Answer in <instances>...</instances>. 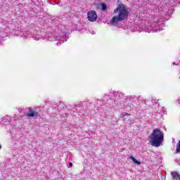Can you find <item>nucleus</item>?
Wrapping results in <instances>:
<instances>
[{"label": "nucleus", "mask_w": 180, "mask_h": 180, "mask_svg": "<svg viewBox=\"0 0 180 180\" xmlns=\"http://www.w3.org/2000/svg\"><path fill=\"white\" fill-rule=\"evenodd\" d=\"M71 167H72V162H70V163H69V168H71Z\"/></svg>", "instance_id": "412c9836"}, {"label": "nucleus", "mask_w": 180, "mask_h": 180, "mask_svg": "<svg viewBox=\"0 0 180 180\" xmlns=\"http://www.w3.org/2000/svg\"><path fill=\"white\" fill-rule=\"evenodd\" d=\"M171 175L172 176V180H180V175L176 172H172Z\"/></svg>", "instance_id": "ddd939ff"}, {"label": "nucleus", "mask_w": 180, "mask_h": 180, "mask_svg": "<svg viewBox=\"0 0 180 180\" xmlns=\"http://www.w3.org/2000/svg\"><path fill=\"white\" fill-rule=\"evenodd\" d=\"M151 102H152V103H155V105H157V100L152 98Z\"/></svg>", "instance_id": "6ab92c4d"}, {"label": "nucleus", "mask_w": 180, "mask_h": 180, "mask_svg": "<svg viewBox=\"0 0 180 180\" xmlns=\"http://www.w3.org/2000/svg\"><path fill=\"white\" fill-rule=\"evenodd\" d=\"M108 6L105 3L101 4V11H106Z\"/></svg>", "instance_id": "f3484780"}, {"label": "nucleus", "mask_w": 180, "mask_h": 180, "mask_svg": "<svg viewBox=\"0 0 180 180\" xmlns=\"http://www.w3.org/2000/svg\"><path fill=\"white\" fill-rule=\"evenodd\" d=\"M150 143L153 147H160L164 141V133L160 129H153L149 136Z\"/></svg>", "instance_id": "7ed1b4c3"}, {"label": "nucleus", "mask_w": 180, "mask_h": 180, "mask_svg": "<svg viewBox=\"0 0 180 180\" xmlns=\"http://www.w3.org/2000/svg\"><path fill=\"white\" fill-rule=\"evenodd\" d=\"M130 116V114L127 112H122L120 115V117H121V119H124V122L125 123H127L128 124H133V120Z\"/></svg>", "instance_id": "0eeeda50"}, {"label": "nucleus", "mask_w": 180, "mask_h": 180, "mask_svg": "<svg viewBox=\"0 0 180 180\" xmlns=\"http://www.w3.org/2000/svg\"><path fill=\"white\" fill-rule=\"evenodd\" d=\"M130 116V114L127 112H122L120 115V117H121V119H124V122L125 123H127L128 124H133V120Z\"/></svg>", "instance_id": "6e6552de"}, {"label": "nucleus", "mask_w": 180, "mask_h": 180, "mask_svg": "<svg viewBox=\"0 0 180 180\" xmlns=\"http://www.w3.org/2000/svg\"><path fill=\"white\" fill-rule=\"evenodd\" d=\"M136 101H137V97L134 96H127L126 101L123 103L124 108H125V109H133Z\"/></svg>", "instance_id": "423d86ee"}, {"label": "nucleus", "mask_w": 180, "mask_h": 180, "mask_svg": "<svg viewBox=\"0 0 180 180\" xmlns=\"http://www.w3.org/2000/svg\"><path fill=\"white\" fill-rule=\"evenodd\" d=\"M18 36L20 37H22L23 39H27L32 37L34 40H36V41H39V40H53V38L56 39V45L57 46H61L64 41H67L68 37V29H67L65 27L61 26L60 29L56 31L55 34L53 33H46L43 31H39L36 30L33 32H30L29 31L27 32H23L20 31L18 32Z\"/></svg>", "instance_id": "f257e3e1"}, {"label": "nucleus", "mask_w": 180, "mask_h": 180, "mask_svg": "<svg viewBox=\"0 0 180 180\" xmlns=\"http://www.w3.org/2000/svg\"><path fill=\"white\" fill-rule=\"evenodd\" d=\"M176 153H180V140L176 144Z\"/></svg>", "instance_id": "dca6fc26"}, {"label": "nucleus", "mask_w": 180, "mask_h": 180, "mask_svg": "<svg viewBox=\"0 0 180 180\" xmlns=\"http://www.w3.org/2000/svg\"><path fill=\"white\" fill-rule=\"evenodd\" d=\"M118 13V17L120 18L121 20H125L129 18V10L126 8V6L123 4H119L117 7L114 10V13Z\"/></svg>", "instance_id": "39448f33"}, {"label": "nucleus", "mask_w": 180, "mask_h": 180, "mask_svg": "<svg viewBox=\"0 0 180 180\" xmlns=\"http://www.w3.org/2000/svg\"><path fill=\"white\" fill-rule=\"evenodd\" d=\"M12 120V118L9 115H6L3 117L1 120V124H4L5 126H8V124H11V122Z\"/></svg>", "instance_id": "9b49d317"}, {"label": "nucleus", "mask_w": 180, "mask_h": 180, "mask_svg": "<svg viewBox=\"0 0 180 180\" xmlns=\"http://www.w3.org/2000/svg\"><path fill=\"white\" fill-rule=\"evenodd\" d=\"M1 148H2V146H0V150H1Z\"/></svg>", "instance_id": "4be33fe9"}, {"label": "nucleus", "mask_w": 180, "mask_h": 180, "mask_svg": "<svg viewBox=\"0 0 180 180\" xmlns=\"http://www.w3.org/2000/svg\"><path fill=\"white\" fill-rule=\"evenodd\" d=\"M176 103H178V105H180V98L179 99H177Z\"/></svg>", "instance_id": "aec40b11"}, {"label": "nucleus", "mask_w": 180, "mask_h": 180, "mask_svg": "<svg viewBox=\"0 0 180 180\" xmlns=\"http://www.w3.org/2000/svg\"><path fill=\"white\" fill-rule=\"evenodd\" d=\"M129 160H131L134 164H137V165H140L141 164V162L137 160L133 156L129 157Z\"/></svg>", "instance_id": "2eb2a0df"}, {"label": "nucleus", "mask_w": 180, "mask_h": 180, "mask_svg": "<svg viewBox=\"0 0 180 180\" xmlns=\"http://www.w3.org/2000/svg\"><path fill=\"white\" fill-rule=\"evenodd\" d=\"M113 96H115L114 103L117 106L120 105L121 108H123V99H126L124 94L121 91L110 92L105 94L104 99H112Z\"/></svg>", "instance_id": "20e7f679"}, {"label": "nucleus", "mask_w": 180, "mask_h": 180, "mask_svg": "<svg viewBox=\"0 0 180 180\" xmlns=\"http://www.w3.org/2000/svg\"><path fill=\"white\" fill-rule=\"evenodd\" d=\"M162 27H165L164 19L160 15L155 16L153 20L146 22L143 25H134L131 28V32H146V33H154L161 32Z\"/></svg>", "instance_id": "f03ea898"}, {"label": "nucleus", "mask_w": 180, "mask_h": 180, "mask_svg": "<svg viewBox=\"0 0 180 180\" xmlns=\"http://www.w3.org/2000/svg\"><path fill=\"white\" fill-rule=\"evenodd\" d=\"M97 103H98V105H99L100 106H102V105H103V103H102V101H101V100H97Z\"/></svg>", "instance_id": "a211bd4d"}, {"label": "nucleus", "mask_w": 180, "mask_h": 180, "mask_svg": "<svg viewBox=\"0 0 180 180\" xmlns=\"http://www.w3.org/2000/svg\"><path fill=\"white\" fill-rule=\"evenodd\" d=\"M27 116L28 117H37L39 116V111L36 108H30L27 112Z\"/></svg>", "instance_id": "9d476101"}, {"label": "nucleus", "mask_w": 180, "mask_h": 180, "mask_svg": "<svg viewBox=\"0 0 180 180\" xmlns=\"http://www.w3.org/2000/svg\"><path fill=\"white\" fill-rule=\"evenodd\" d=\"M121 20L117 15L114 16L112 20L110 21V24L112 25V26H116L119 22H122Z\"/></svg>", "instance_id": "f8f14e48"}, {"label": "nucleus", "mask_w": 180, "mask_h": 180, "mask_svg": "<svg viewBox=\"0 0 180 180\" xmlns=\"http://www.w3.org/2000/svg\"><path fill=\"white\" fill-rule=\"evenodd\" d=\"M87 19L89 20V22H96V19H98V15L96 14V11H89L87 13Z\"/></svg>", "instance_id": "1a4fd4ad"}, {"label": "nucleus", "mask_w": 180, "mask_h": 180, "mask_svg": "<svg viewBox=\"0 0 180 180\" xmlns=\"http://www.w3.org/2000/svg\"><path fill=\"white\" fill-rule=\"evenodd\" d=\"M157 112L160 115V116H162V115H167V111L162 107L159 108Z\"/></svg>", "instance_id": "4468645a"}]
</instances>
